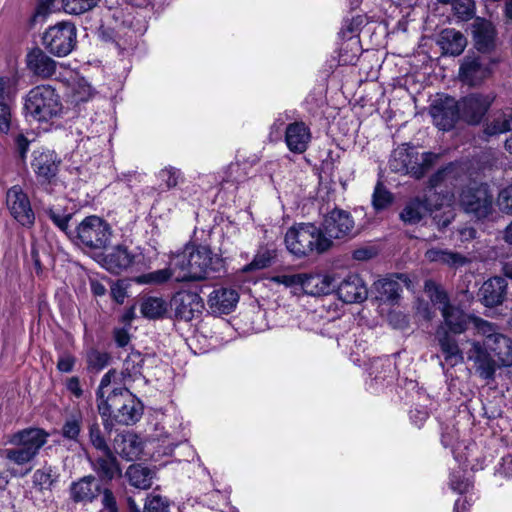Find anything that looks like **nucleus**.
<instances>
[{
  "label": "nucleus",
  "mask_w": 512,
  "mask_h": 512,
  "mask_svg": "<svg viewBox=\"0 0 512 512\" xmlns=\"http://www.w3.org/2000/svg\"><path fill=\"white\" fill-rule=\"evenodd\" d=\"M441 313L450 332L461 334L472 328L475 336L482 337V340H467L465 348L466 359L479 378L489 383L495 379L498 369L512 366V340L500 333L495 324L452 305Z\"/></svg>",
  "instance_id": "1"
},
{
  "label": "nucleus",
  "mask_w": 512,
  "mask_h": 512,
  "mask_svg": "<svg viewBox=\"0 0 512 512\" xmlns=\"http://www.w3.org/2000/svg\"><path fill=\"white\" fill-rule=\"evenodd\" d=\"M460 432L455 426L446 427L442 433L441 441L444 447L451 448L454 459L458 462L460 470L453 471L450 474L449 485L450 488L461 495L454 505V512H467L473 501L470 489L472 483L468 477L465 476V471L462 466H467L470 463L471 451L473 445L467 443L465 439H460Z\"/></svg>",
  "instance_id": "2"
},
{
  "label": "nucleus",
  "mask_w": 512,
  "mask_h": 512,
  "mask_svg": "<svg viewBox=\"0 0 512 512\" xmlns=\"http://www.w3.org/2000/svg\"><path fill=\"white\" fill-rule=\"evenodd\" d=\"M171 264L178 268L175 281L208 279L222 267V260L207 246L186 245L179 253H171Z\"/></svg>",
  "instance_id": "3"
},
{
  "label": "nucleus",
  "mask_w": 512,
  "mask_h": 512,
  "mask_svg": "<svg viewBox=\"0 0 512 512\" xmlns=\"http://www.w3.org/2000/svg\"><path fill=\"white\" fill-rule=\"evenodd\" d=\"M441 194L442 191L429 198H411L400 213L401 220L407 224H416L430 214L439 228L447 227L455 217V197L450 192Z\"/></svg>",
  "instance_id": "4"
},
{
  "label": "nucleus",
  "mask_w": 512,
  "mask_h": 512,
  "mask_svg": "<svg viewBox=\"0 0 512 512\" xmlns=\"http://www.w3.org/2000/svg\"><path fill=\"white\" fill-rule=\"evenodd\" d=\"M285 245L291 254L303 257L313 252L320 254L327 251L332 246V242L316 225L299 223L287 230Z\"/></svg>",
  "instance_id": "5"
},
{
  "label": "nucleus",
  "mask_w": 512,
  "mask_h": 512,
  "mask_svg": "<svg viewBox=\"0 0 512 512\" xmlns=\"http://www.w3.org/2000/svg\"><path fill=\"white\" fill-rule=\"evenodd\" d=\"M102 417L114 415L115 421L122 425H131L140 420L143 406L127 388L114 387L105 401L98 403Z\"/></svg>",
  "instance_id": "6"
},
{
  "label": "nucleus",
  "mask_w": 512,
  "mask_h": 512,
  "mask_svg": "<svg viewBox=\"0 0 512 512\" xmlns=\"http://www.w3.org/2000/svg\"><path fill=\"white\" fill-rule=\"evenodd\" d=\"M24 110L29 120L47 123L61 114L62 104L55 89L49 85H40L27 94Z\"/></svg>",
  "instance_id": "7"
},
{
  "label": "nucleus",
  "mask_w": 512,
  "mask_h": 512,
  "mask_svg": "<svg viewBox=\"0 0 512 512\" xmlns=\"http://www.w3.org/2000/svg\"><path fill=\"white\" fill-rule=\"evenodd\" d=\"M438 158V154L432 152L420 154L415 147L403 144L393 151L390 168L397 173L421 178L437 162Z\"/></svg>",
  "instance_id": "8"
},
{
  "label": "nucleus",
  "mask_w": 512,
  "mask_h": 512,
  "mask_svg": "<svg viewBox=\"0 0 512 512\" xmlns=\"http://www.w3.org/2000/svg\"><path fill=\"white\" fill-rule=\"evenodd\" d=\"M48 433L42 429L29 428L14 434L9 442L20 446L15 449H6L5 456L8 460L18 465L29 463L47 442Z\"/></svg>",
  "instance_id": "9"
},
{
  "label": "nucleus",
  "mask_w": 512,
  "mask_h": 512,
  "mask_svg": "<svg viewBox=\"0 0 512 512\" xmlns=\"http://www.w3.org/2000/svg\"><path fill=\"white\" fill-rule=\"evenodd\" d=\"M100 30L107 40L118 41L125 37L132 39L136 35V29L131 7L126 5L107 8Z\"/></svg>",
  "instance_id": "10"
},
{
  "label": "nucleus",
  "mask_w": 512,
  "mask_h": 512,
  "mask_svg": "<svg viewBox=\"0 0 512 512\" xmlns=\"http://www.w3.org/2000/svg\"><path fill=\"white\" fill-rule=\"evenodd\" d=\"M76 28L70 22H59L49 27L43 35V45L56 56H66L74 48Z\"/></svg>",
  "instance_id": "11"
},
{
  "label": "nucleus",
  "mask_w": 512,
  "mask_h": 512,
  "mask_svg": "<svg viewBox=\"0 0 512 512\" xmlns=\"http://www.w3.org/2000/svg\"><path fill=\"white\" fill-rule=\"evenodd\" d=\"M112 236L109 224L98 216H88L77 227V238L81 244L92 249L106 247Z\"/></svg>",
  "instance_id": "12"
},
{
  "label": "nucleus",
  "mask_w": 512,
  "mask_h": 512,
  "mask_svg": "<svg viewBox=\"0 0 512 512\" xmlns=\"http://www.w3.org/2000/svg\"><path fill=\"white\" fill-rule=\"evenodd\" d=\"M460 204L468 213L484 218L492 211L493 197L484 183L471 182L460 195Z\"/></svg>",
  "instance_id": "13"
},
{
  "label": "nucleus",
  "mask_w": 512,
  "mask_h": 512,
  "mask_svg": "<svg viewBox=\"0 0 512 512\" xmlns=\"http://www.w3.org/2000/svg\"><path fill=\"white\" fill-rule=\"evenodd\" d=\"M323 234L332 239L351 238L356 234L355 222L351 214L342 209H334L329 212L322 222Z\"/></svg>",
  "instance_id": "14"
},
{
  "label": "nucleus",
  "mask_w": 512,
  "mask_h": 512,
  "mask_svg": "<svg viewBox=\"0 0 512 512\" xmlns=\"http://www.w3.org/2000/svg\"><path fill=\"white\" fill-rule=\"evenodd\" d=\"M6 205L10 215L20 225L27 228L34 225L35 213L30 199L20 186H13L7 191Z\"/></svg>",
  "instance_id": "15"
},
{
  "label": "nucleus",
  "mask_w": 512,
  "mask_h": 512,
  "mask_svg": "<svg viewBox=\"0 0 512 512\" xmlns=\"http://www.w3.org/2000/svg\"><path fill=\"white\" fill-rule=\"evenodd\" d=\"M494 100L495 95L492 93L469 94L457 102L460 115L469 124H479Z\"/></svg>",
  "instance_id": "16"
},
{
  "label": "nucleus",
  "mask_w": 512,
  "mask_h": 512,
  "mask_svg": "<svg viewBox=\"0 0 512 512\" xmlns=\"http://www.w3.org/2000/svg\"><path fill=\"white\" fill-rule=\"evenodd\" d=\"M430 115L440 130L448 131L454 127L460 116L458 103L449 96L438 97L430 107Z\"/></svg>",
  "instance_id": "17"
},
{
  "label": "nucleus",
  "mask_w": 512,
  "mask_h": 512,
  "mask_svg": "<svg viewBox=\"0 0 512 512\" xmlns=\"http://www.w3.org/2000/svg\"><path fill=\"white\" fill-rule=\"evenodd\" d=\"M175 317L183 321H191L199 317L204 310V302L201 296L192 291H179L171 301Z\"/></svg>",
  "instance_id": "18"
},
{
  "label": "nucleus",
  "mask_w": 512,
  "mask_h": 512,
  "mask_svg": "<svg viewBox=\"0 0 512 512\" xmlns=\"http://www.w3.org/2000/svg\"><path fill=\"white\" fill-rule=\"evenodd\" d=\"M339 279L335 272L303 273L301 295H329L335 292Z\"/></svg>",
  "instance_id": "19"
},
{
  "label": "nucleus",
  "mask_w": 512,
  "mask_h": 512,
  "mask_svg": "<svg viewBox=\"0 0 512 512\" xmlns=\"http://www.w3.org/2000/svg\"><path fill=\"white\" fill-rule=\"evenodd\" d=\"M366 23L367 18L364 15L347 17L343 20L339 35L341 39H347V47L351 50V54H343L344 62H356L358 59L361 53L359 33Z\"/></svg>",
  "instance_id": "20"
},
{
  "label": "nucleus",
  "mask_w": 512,
  "mask_h": 512,
  "mask_svg": "<svg viewBox=\"0 0 512 512\" xmlns=\"http://www.w3.org/2000/svg\"><path fill=\"white\" fill-rule=\"evenodd\" d=\"M31 168L39 183H50L57 175L60 160L56 153L49 149H38L33 152Z\"/></svg>",
  "instance_id": "21"
},
{
  "label": "nucleus",
  "mask_w": 512,
  "mask_h": 512,
  "mask_svg": "<svg viewBox=\"0 0 512 512\" xmlns=\"http://www.w3.org/2000/svg\"><path fill=\"white\" fill-rule=\"evenodd\" d=\"M26 62L29 70L41 78L55 76L56 79L62 81L65 75L64 69H68L62 64L57 66V63L40 49L30 51L27 55Z\"/></svg>",
  "instance_id": "22"
},
{
  "label": "nucleus",
  "mask_w": 512,
  "mask_h": 512,
  "mask_svg": "<svg viewBox=\"0 0 512 512\" xmlns=\"http://www.w3.org/2000/svg\"><path fill=\"white\" fill-rule=\"evenodd\" d=\"M492 73L491 64L477 56H466L460 66L459 77L469 86L480 85Z\"/></svg>",
  "instance_id": "23"
},
{
  "label": "nucleus",
  "mask_w": 512,
  "mask_h": 512,
  "mask_svg": "<svg viewBox=\"0 0 512 512\" xmlns=\"http://www.w3.org/2000/svg\"><path fill=\"white\" fill-rule=\"evenodd\" d=\"M351 360L358 366L364 365L366 367L369 376V381L366 384L372 391H377L392 371V362L388 357L369 359V362H366V360L352 355Z\"/></svg>",
  "instance_id": "24"
},
{
  "label": "nucleus",
  "mask_w": 512,
  "mask_h": 512,
  "mask_svg": "<svg viewBox=\"0 0 512 512\" xmlns=\"http://www.w3.org/2000/svg\"><path fill=\"white\" fill-rule=\"evenodd\" d=\"M239 294L232 288L214 289L208 296L207 305L213 315L231 313L237 306Z\"/></svg>",
  "instance_id": "25"
},
{
  "label": "nucleus",
  "mask_w": 512,
  "mask_h": 512,
  "mask_svg": "<svg viewBox=\"0 0 512 512\" xmlns=\"http://www.w3.org/2000/svg\"><path fill=\"white\" fill-rule=\"evenodd\" d=\"M335 291L339 299L345 303L362 302L368 295L366 285L357 274H349L341 282L338 281Z\"/></svg>",
  "instance_id": "26"
},
{
  "label": "nucleus",
  "mask_w": 512,
  "mask_h": 512,
  "mask_svg": "<svg viewBox=\"0 0 512 512\" xmlns=\"http://www.w3.org/2000/svg\"><path fill=\"white\" fill-rule=\"evenodd\" d=\"M284 140L292 153H304L311 141V132L304 122H292L285 127Z\"/></svg>",
  "instance_id": "27"
},
{
  "label": "nucleus",
  "mask_w": 512,
  "mask_h": 512,
  "mask_svg": "<svg viewBox=\"0 0 512 512\" xmlns=\"http://www.w3.org/2000/svg\"><path fill=\"white\" fill-rule=\"evenodd\" d=\"M64 77L61 82L67 85L69 97L72 102H86L93 98L95 90L92 86L72 69H64Z\"/></svg>",
  "instance_id": "28"
},
{
  "label": "nucleus",
  "mask_w": 512,
  "mask_h": 512,
  "mask_svg": "<svg viewBox=\"0 0 512 512\" xmlns=\"http://www.w3.org/2000/svg\"><path fill=\"white\" fill-rule=\"evenodd\" d=\"M137 255L124 245H117L105 254L102 266L111 273L118 274L136 262Z\"/></svg>",
  "instance_id": "29"
},
{
  "label": "nucleus",
  "mask_w": 512,
  "mask_h": 512,
  "mask_svg": "<svg viewBox=\"0 0 512 512\" xmlns=\"http://www.w3.org/2000/svg\"><path fill=\"white\" fill-rule=\"evenodd\" d=\"M436 339L446 364L450 367H454L463 362L465 351L463 352L460 349L456 339L450 336L447 331L438 329L436 332Z\"/></svg>",
  "instance_id": "30"
},
{
  "label": "nucleus",
  "mask_w": 512,
  "mask_h": 512,
  "mask_svg": "<svg viewBox=\"0 0 512 512\" xmlns=\"http://www.w3.org/2000/svg\"><path fill=\"white\" fill-rule=\"evenodd\" d=\"M507 283L502 277H493L485 281L480 289L482 302L487 307L501 304L506 295Z\"/></svg>",
  "instance_id": "31"
},
{
  "label": "nucleus",
  "mask_w": 512,
  "mask_h": 512,
  "mask_svg": "<svg viewBox=\"0 0 512 512\" xmlns=\"http://www.w3.org/2000/svg\"><path fill=\"white\" fill-rule=\"evenodd\" d=\"M472 34L479 51L489 50L494 43L495 29L490 21L477 18L472 24Z\"/></svg>",
  "instance_id": "32"
},
{
  "label": "nucleus",
  "mask_w": 512,
  "mask_h": 512,
  "mask_svg": "<svg viewBox=\"0 0 512 512\" xmlns=\"http://www.w3.org/2000/svg\"><path fill=\"white\" fill-rule=\"evenodd\" d=\"M100 486L92 476H85L70 487L71 498L75 502H90L99 493Z\"/></svg>",
  "instance_id": "33"
},
{
  "label": "nucleus",
  "mask_w": 512,
  "mask_h": 512,
  "mask_svg": "<svg viewBox=\"0 0 512 512\" xmlns=\"http://www.w3.org/2000/svg\"><path fill=\"white\" fill-rule=\"evenodd\" d=\"M425 258L431 263L446 265L450 268H458L468 262V259L462 254L442 248L428 249L425 252Z\"/></svg>",
  "instance_id": "34"
},
{
  "label": "nucleus",
  "mask_w": 512,
  "mask_h": 512,
  "mask_svg": "<svg viewBox=\"0 0 512 512\" xmlns=\"http://www.w3.org/2000/svg\"><path fill=\"white\" fill-rule=\"evenodd\" d=\"M439 44L445 54L457 56L465 49L466 39L459 31L445 29L441 32Z\"/></svg>",
  "instance_id": "35"
},
{
  "label": "nucleus",
  "mask_w": 512,
  "mask_h": 512,
  "mask_svg": "<svg viewBox=\"0 0 512 512\" xmlns=\"http://www.w3.org/2000/svg\"><path fill=\"white\" fill-rule=\"evenodd\" d=\"M115 450L127 460L137 459L142 452L140 438L133 433L121 435L120 439L116 440Z\"/></svg>",
  "instance_id": "36"
},
{
  "label": "nucleus",
  "mask_w": 512,
  "mask_h": 512,
  "mask_svg": "<svg viewBox=\"0 0 512 512\" xmlns=\"http://www.w3.org/2000/svg\"><path fill=\"white\" fill-rule=\"evenodd\" d=\"M126 476L129 483L136 488L145 490L152 485V470L140 464L131 465L126 471Z\"/></svg>",
  "instance_id": "37"
},
{
  "label": "nucleus",
  "mask_w": 512,
  "mask_h": 512,
  "mask_svg": "<svg viewBox=\"0 0 512 512\" xmlns=\"http://www.w3.org/2000/svg\"><path fill=\"white\" fill-rule=\"evenodd\" d=\"M100 453L93 462L94 468L101 477L112 479L118 473L116 459L109 450Z\"/></svg>",
  "instance_id": "38"
},
{
  "label": "nucleus",
  "mask_w": 512,
  "mask_h": 512,
  "mask_svg": "<svg viewBox=\"0 0 512 512\" xmlns=\"http://www.w3.org/2000/svg\"><path fill=\"white\" fill-rule=\"evenodd\" d=\"M512 130V113L501 112L484 127L487 137L497 136Z\"/></svg>",
  "instance_id": "39"
},
{
  "label": "nucleus",
  "mask_w": 512,
  "mask_h": 512,
  "mask_svg": "<svg viewBox=\"0 0 512 512\" xmlns=\"http://www.w3.org/2000/svg\"><path fill=\"white\" fill-rule=\"evenodd\" d=\"M177 274L178 268L170 263L167 268L137 276L135 282L138 284H163L172 278L175 279Z\"/></svg>",
  "instance_id": "40"
},
{
  "label": "nucleus",
  "mask_w": 512,
  "mask_h": 512,
  "mask_svg": "<svg viewBox=\"0 0 512 512\" xmlns=\"http://www.w3.org/2000/svg\"><path fill=\"white\" fill-rule=\"evenodd\" d=\"M167 303L161 297H147L141 302L140 310L144 317L157 319L164 316L167 312Z\"/></svg>",
  "instance_id": "41"
},
{
  "label": "nucleus",
  "mask_w": 512,
  "mask_h": 512,
  "mask_svg": "<svg viewBox=\"0 0 512 512\" xmlns=\"http://www.w3.org/2000/svg\"><path fill=\"white\" fill-rule=\"evenodd\" d=\"M374 285L381 300L394 302L400 295L401 285L397 280L385 278L378 280Z\"/></svg>",
  "instance_id": "42"
},
{
  "label": "nucleus",
  "mask_w": 512,
  "mask_h": 512,
  "mask_svg": "<svg viewBox=\"0 0 512 512\" xmlns=\"http://www.w3.org/2000/svg\"><path fill=\"white\" fill-rule=\"evenodd\" d=\"M303 273L296 274H277L268 278V280L277 285H283L291 290L295 296H301Z\"/></svg>",
  "instance_id": "43"
},
{
  "label": "nucleus",
  "mask_w": 512,
  "mask_h": 512,
  "mask_svg": "<svg viewBox=\"0 0 512 512\" xmlns=\"http://www.w3.org/2000/svg\"><path fill=\"white\" fill-rule=\"evenodd\" d=\"M425 292L435 305L443 312V309L450 307L449 298L445 290L441 285L437 284L433 280H427L424 286Z\"/></svg>",
  "instance_id": "44"
},
{
  "label": "nucleus",
  "mask_w": 512,
  "mask_h": 512,
  "mask_svg": "<svg viewBox=\"0 0 512 512\" xmlns=\"http://www.w3.org/2000/svg\"><path fill=\"white\" fill-rule=\"evenodd\" d=\"M82 421L83 417L80 412L73 413L68 416L62 426V436L68 440L78 442L82 428Z\"/></svg>",
  "instance_id": "45"
},
{
  "label": "nucleus",
  "mask_w": 512,
  "mask_h": 512,
  "mask_svg": "<svg viewBox=\"0 0 512 512\" xmlns=\"http://www.w3.org/2000/svg\"><path fill=\"white\" fill-rule=\"evenodd\" d=\"M141 362L142 359L138 353L127 356L123 363V371L120 374L124 384L130 379H135L141 373Z\"/></svg>",
  "instance_id": "46"
},
{
  "label": "nucleus",
  "mask_w": 512,
  "mask_h": 512,
  "mask_svg": "<svg viewBox=\"0 0 512 512\" xmlns=\"http://www.w3.org/2000/svg\"><path fill=\"white\" fill-rule=\"evenodd\" d=\"M100 0H61L63 10L68 14L79 15L94 8Z\"/></svg>",
  "instance_id": "47"
},
{
  "label": "nucleus",
  "mask_w": 512,
  "mask_h": 512,
  "mask_svg": "<svg viewBox=\"0 0 512 512\" xmlns=\"http://www.w3.org/2000/svg\"><path fill=\"white\" fill-rule=\"evenodd\" d=\"M86 360L89 370L99 372L108 365L110 355L107 352L90 349L86 354Z\"/></svg>",
  "instance_id": "48"
},
{
  "label": "nucleus",
  "mask_w": 512,
  "mask_h": 512,
  "mask_svg": "<svg viewBox=\"0 0 512 512\" xmlns=\"http://www.w3.org/2000/svg\"><path fill=\"white\" fill-rule=\"evenodd\" d=\"M158 179L167 189H173L181 181L182 173L179 169L169 166L159 171Z\"/></svg>",
  "instance_id": "49"
},
{
  "label": "nucleus",
  "mask_w": 512,
  "mask_h": 512,
  "mask_svg": "<svg viewBox=\"0 0 512 512\" xmlns=\"http://www.w3.org/2000/svg\"><path fill=\"white\" fill-rule=\"evenodd\" d=\"M393 195L385 189L381 183H378L374 189L372 204L375 210H383L391 205Z\"/></svg>",
  "instance_id": "50"
},
{
  "label": "nucleus",
  "mask_w": 512,
  "mask_h": 512,
  "mask_svg": "<svg viewBox=\"0 0 512 512\" xmlns=\"http://www.w3.org/2000/svg\"><path fill=\"white\" fill-rule=\"evenodd\" d=\"M457 166L450 164L442 170H439L430 178V190L436 189L441 183H451L457 175Z\"/></svg>",
  "instance_id": "51"
},
{
  "label": "nucleus",
  "mask_w": 512,
  "mask_h": 512,
  "mask_svg": "<svg viewBox=\"0 0 512 512\" xmlns=\"http://www.w3.org/2000/svg\"><path fill=\"white\" fill-rule=\"evenodd\" d=\"M223 182L240 183L245 179V167L240 163H231L223 171Z\"/></svg>",
  "instance_id": "52"
},
{
  "label": "nucleus",
  "mask_w": 512,
  "mask_h": 512,
  "mask_svg": "<svg viewBox=\"0 0 512 512\" xmlns=\"http://www.w3.org/2000/svg\"><path fill=\"white\" fill-rule=\"evenodd\" d=\"M143 512H170L168 500L160 495H149Z\"/></svg>",
  "instance_id": "53"
},
{
  "label": "nucleus",
  "mask_w": 512,
  "mask_h": 512,
  "mask_svg": "<svg viewBox=\"0 0 512 512\" xmlns=\"http://www.w3.org/2000/svg\"><path fill=\"white\" fill-rule=\"evenodd\" d=\"M272 254L270 251L266 250V251H263V252H259L255 255L254 259L252 260L251 263L245 265L243 268H242V271L243 272H250L252 270H260V269H264L266 268L267 266L270 265L271 263V260H272Z\"/></svg>",
  "instance_id": "54"
},
{
  "label": "nucleus",
  "mask_w": 512,
  "mask_h": 512,
  "mask_svg": "<svg viewBox=\"0 0 512 512\" xmlns=\"http://www.w3.org/2000/svg\"><path fill=\"white\" fill-rule=\"evenodd\" d=\"M16 79L0 76V102L11 101L16 93Z\"/></svg>",
  "instance_id": "55"
},
{
  "label": "nucleus",
  "mask_w": 512,
  "mask_h": 512,
  "mask_svg": "<svg viewBox=\"0 0 512 512\" xmlns=\"http://www.w3.org/2000/svg\"><path fill=\"white\" fill-rule=\"evenodd\" d=\"M118 373L116 372V370L112 369V370H109L101 379L100 381V385L98 387V390H97V401L98 403L101 402V401H105L107 396L106 394L108 393V386L111 384V383H115L117 382V378H118Z\"/></svg>",
  "instance_id": "56"
},
{
  "label": "nucleus",
  "mask_w": 512,
  "mask_h": 512,
  "mask_svg": "<svg viewBox=\"0 0 512 512\" xmlns=\"http://www.w3.org/2000/svg\"><path fill=\"white\" fill-rule=\"evenodd\" d=\"M497 205L502 212L512 214V183L500 190Z\"/></svg>",
  "instance_id": "57"
},
{
  "label": "nucleus",
  "mask_w": 512,
  "mask_h": 512,
  "mask_svg": "<svg viewBox=\"0 0 512 512\" xmlns=\"http://www.w3.org/2000/svg\"><path fill=\"white\" fill-rule=\"evenodd\" d=\"M10 101L0 102V132L7 134L10 131L12 123Z\"/></svg>",
  "instance_id": "58"
},
{
  "label": "nucleus",
  "mask_w": 512,
  "mask_h": 512,
  "mask_svg": "<svg viewBox=\"0 0 512 512\" xmlns=\"http://www.w3.org/2000/svg\"><path fill=\"white\" fill-rule=\"evenodd\" d=\"M453 9L462 19L470 18L474 13V3L472 0H453Z\"/></svg>",
  "instance_id": "59"
},
{
  "label": "nucleus",
  "mask_w": 512,
  "mask_h": 512,
  "mask_svg": "<svg viewBox=\"0 0 512 512\" xmlns=\"http://www.w3.org/2000/svg\"><path fill=\"white\" fill-rule=\"evenodd\" d=\"M61 0H39L34 17H45L47 14L58 9Z\"/></svg>",
  "instance_id": "60"
},
{
  "label": "nucleus",
  "mask_w": 512,
  "mask_h": 512,
  "mask_svg": "<svg viewBox=\"0 0 512 512\" xmlns=\"http://www.w3.org/2000/svg\"><path fill=\"white\" fill-rule=\"evenodd\" d=\"M495 476L512 478V454L504 456L495 469Z\"/></svg>",
  "instance_id": "61"
},
{
  "label": "nucleus",
  "mask_w": 512,
  "mask_h": 512,
  "mask_svg": "<svg viewBox=\"0 0 512 512\" xmlns=\"http://www.w3.org/2000/svg\"><path fill=\"white\" fill-rule=\"evenodd\" d=\"M111 296L115 302L122 304L127 297V286L123 281H117L111 286Z\"/></svg>",
  "instance_id": "62"
},
{
  "label": "nucleus",
  "mask_w": 512,
  "mask_h": 512,
  "mask_svg": "<svg viewBox=\"0 0 512 512\" xmlns=\"http://www.w3.org/2000/svg\"><path fill=\"white\" fill-rule=\"evenodd\" d=\"M90 439H91L93 446L97 450H99V452L109 450L104 438L101 435L99 428H97V427L90 428Z\"/></svg>",
  "instance_id": "63"
},
{
  "label": "nucleus",
  "mask_w": 512,
  "mask_h": 512,
  "mask_svg": "<svg viewBox=\"0 0 512 512\" xmlns=\"http://www.w3.org/2000/svg\"><path fill=\"white\" fill-rule=\"evenodd\" d=\"M103 509L101 512H117L116 501L110 490H104L102 495Z\"/></svg>",
  "instance_id": "64"
}]
</instances>
